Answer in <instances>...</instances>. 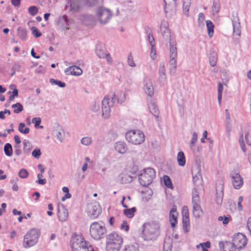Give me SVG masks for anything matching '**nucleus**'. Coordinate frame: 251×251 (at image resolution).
<instances>
[{
	"label": "nucleus",
	"mask_w": 251,
	"mask_h": 251,
	"mask_svg": "<svg viewBox=\"0 0 251 251\" xmlns=\"http://www.w3.org/2000/svg\"><path fill=\"white\" fill-rule=\"evenodd\" d=\"M160 32L162 37L166 41H170V73L173 75L176 70L177 52L175 42L171 39V31L169 28V24L167 21H163L160 25Z\"/></svg>",
	"instance_id": "f257e3e1"
},
{
	"label": "nucleus",
	"mask_w": 251,
	"mask_h": 251,
	"mask_svg": "<svg viewBox=\"0 0 251 251\" xmlns=\"http://www.w3.org/2000/svg\"><path fill=\"white\" fill-rule=\"evenodd\" d=\"M160 225L156 222H149L142 226L141 237L146 241H153L160 235Z\"/></svg>",
	"instance_id": "f03ea898"
},
{
	"label": "nucleus",
	"mask_w": 251,
	"mask_h": 251,
	"mask_svg": "<svg viewBox=\"0 0 251 251\" xmlns=\"http://www.w3.org/2000/svg\"><path fill=\"white\" fill-rule=\"evenodd\" d=\"M123 242V238L116 232L108 234L106 236V251H119Z\"/></svg>",
	"instance_id": "7ed1b4c3"
},
{
	"label": "nucleus",
	"mask_w": 251,
	"mask_h": 251,
	"mask_svg": "<svg viewBox=\"0 0 251 251\" xmlns=\"http://www.w3.org/2000/svg\"><path fill=\"white\" fill-rule=\"evenodd\" d=\"M107 230L105 226L98 222H93L90 226V234L95 240L99 241L105 236Z\"/></svg>",
	"instance_id": "20e7f679"
},
{
	"label": "nucleus",
	"mask_w": 251,
	"mask_h": 251,
	"mask_svg": "<svg viewBox=\"0 0 251 251\" xmlns=\"http://www.w3.org/2000/svg\"><path fill=\"white\" fill-rule=\"evenodd\" d=\"M116 95L115 94L105 96L102 100V116L105 119L110 116L111 108L114 106Z\"/></svg>",
	"instance_id": "39448f33"
},
{
	"label": "nucleus",
	"mask_w": 251,
	"mask_h": 251,
	"mask_svg": "<svg viewBox=\"0 0 251 251\" xmlns=\"http://www.w3.org/2000/svg\"><path fill=\"white\" fill-rule=\"evenodd\" d=\"M155 176V171L152 168L144 169L139 175L140 184L143 186H147L153 181Z\"/></svg>",
	"instance_id": "423d86ee"
},
{
	"label": "nucleus",
	"mask_w": 251,
	"mask_h": 251,
	"mask_svg": "<svg viewBox=\"0 0 251 251\" xmlns=\"http://www.w3.org/2000/svg\"><path fill=\"white\" fill-rule=\"evenodd\" d=\"M126 140L133 145H140L145 139L144 133L139 130H130L126 133Z\"/></svg>",
	"instance_id": "0eeeda50"
},
{
	"label": "nucleus",
	"mask_w": 251,
	"mask_h": 251,
	"mask_svg": "<svg viewBox=\"0 0 251 251\" xmlns=\"http://www.w3.org/2000/svg\"><path fill=\"white\" fill-rule=\"evenodd\" d=\"M40 236L38 229L32 228L27 232L24 238L23 246L25 248L31 247L37 244Z\"/></svg>",
	"instance_id": "6e6552de"
},
{
	"label": "nucleus",
	"mask_w": 251,
	"mask_h": 251,
	"mask_svg": "<svg viewBox=\"0 0 251 251\" xmlns=\"http://www.w3.org/2000/svg\"><path fill=\"white\" fill-rule=\"evenodd\" d=\"M71 243L73 251H90L87 243L82 235L72 237Z\"/></svg>",
	"instance_id": "1a4fd4ad"
},
{
	"label": "nucleus",
	"mask_w": 251,
	"mask_h": 251,
	"mask_svg": "<svg viewBox=\"0 0 251 251\" xmlns=\"http://www.w3.org/2000/svg\"><path fill=\"white\" fill-rule=\"evenodd\" d=\"M193 213L195 218H198L202 215V210L200 205V199L196 189L192 191Z\"/></svg>",
	"instance_id": "9d476101"
},
{
	"label": "nucleus",
	"mask_w": 251,
	"mask_h": 251,
	"mask_svg": "<svg viewBox=\"0 0 251 251\" xmlns=\"http://www.w3.org/2000/svg\"><path fill=\"white\" fill-rule=\"evenodd\" d=\"M112 16V12L104 7H99L97 11L96 17L99 22L104 25L108 22Z\"/></svg>",
	"instance_id": "9b49d317"
},
{
	"label": "nucleus",
	"mask_w": 251,
	"mask_h": 251,
	"mask_svg": "<svg viewBox=\"0 0 251 251\" xmlns=\"http://www.w3.org/2000/svg\"><path fill=\"white\" fill-rule=\"evenodd\" d=\"M201 171V166L199 164H197L192 168V174L193 176V180L195 187L193 191L196 189V191L198 192V189L202 186V179Z\"/></svg>",
	"instance_id": "f8f14e48"
},
{
	"label": "nucleus",
	"mask_w": 251,
	"mask_h": 251,
	"mask_svg": "<svg viewBox=\"0 0 251 251\" xmlns=\"http://www.w3.org/2000/svg\"><path fill=\"white\" fill-rule=\"evenodd\" d=\"M86 211L91 218L94 219L98 217L101 212V208L99 203L96 201H94L87 204Z\"/></svg>",
	"instance_id": "ddd939ff"
},
{
	"label": "nucleus",
	"mask_w": 251,
	"mask_h": 251,
	"mask_svg": "<svg viewBox=\"0 0 251 251\" xmlns=\"http://www.w3.org/2000/svg\"><path fill=\"white\" fill-rule=\"evenodd\" d=\"M232 242L233 245H234L240 251V250L243 248L247 244V239L243 234L238 233L233 236Z\"/></svg>",
	"instance_id": "4468645a"
},
{
	"label": "nucleus",
	"mask_w": 251,
	"mask_h": 251,
	"mask_svg": "<svg viewBox=\"0 0 251 251\" xmlns=\"http://www.w3.org/2000/svg\"><path fill=\"white\" fill-rule=\"evenodd\" d=\"M232 178V182L234 188L239 189L243 185V180L238 173L232 172L230 174Z\"/></svg>",
	"instance_id": "2eb2a0df"
},
{
	"label": "nucleus",
	"mask_w": 251,
	"mask_h": 251,
	"mask_svg": "<svg viewBox=\"0 0 251 251\" xmlns=\"http://www.w3.org/2000/svg\"><path fill=\"white\" fill-rule=\"evenodd\" d=\"M58 23L63 29H69L74 24V21L64 15L59 17Z\"/></svg>",
	"instance_id": "dca6fc26"
},
{
	"label": "nucleus",
	"mask_w": 251,
	"mask_h": 251,
	"mask_svg": "<svg viewBox=\"0 0 251 251\" xmlns=\"http://www.w3.org/2000/svg\"><path fill=\"white\" fill-rule=\"evenodd\" d=\"M81 0H68L66 9L72 13L78 12L80 7Z\"/></svg>",
	"instance_id": "f3484780"
},
{
	"label": "nucleus",
	"mask_w": 251,
	"mask_h": 251,
	"mask_svg": "<svg viewBox=\"0 0 251 251\" xmlns=\"http://www.w3.org/2000/svg\"><path fill=\"white\" fill-rule=\"evenodd\" d=\"M219 247L223 251H239L233 245V242L229 241H221L219 243Z\"/></svg>",
	"instance_id": "a211bd4d"
},
{
	"label": "nucleus",
	"mask_w": 251,
	"mask_h": 251,
	"mask_svg": "<svg viewBox=\"0 0 251 251\" xmlns=\"http://www.w3.org/2000/svg\"><path fill=\"white\" fill-rule=\"evenodd\" d=\"M224 185L222 182L216 184V201L218 204H221L223 201Z\"/></svg>",
	"instance_id": "6ab92c4d"
},
{
	"label": "nucleus",
	"mask_w": 251,
	"mask_h": 251,
	"mask_svg": "<svg viewBox=\"0 0 251 251\" xmlns=\"http://www.w3.org/2000/svg\"><path fill=\"white\" fill-rule=\"evenodd\" d=\"M144 89L146 94L151 97L154 94V89L152 82L149 78H145L144 80Z\"/></svg>",
	"instance_id": "aec40b11"
},
{
	"label": "nucleus",
	"mask_w": 251,
	"mask_h": 251,
	"mask_svg": "<svg viewBox=\"0 0 251 251\" xmlns=\"http://www.w3.org/2000/svg\"><path fill=\"white\" fill-rule=\"evenodd\" d=\"M68 216L67 209L63 204L58 205V218L61 222H64L67 220Z\"/></svg>",
	"instance_id": "412c9836"
},
{
	"label": "nucleus",
	"mask_w": 251,
	"mask_h": 251,
	"mask_svg": "<svg viewBox=\"0 0 251 251\" xmlns=\"http://www.w3.org/2000/svg\"><path fill=\"white\" fill-rule=\"evenodd\" d=\"M65 73L66 75H80L82 73V70L76 66H72L65 70Z\"/></svg>",
	"instance_id": "4be33fe9"
},
{
	"label": "nucleus",
	"mask_w": 251,
	"mask_h": 251,
	"mask_svg": "<svg viewBox=\"0 0 251 251\" xmlns=\"http://www.w3.org/2000/svg\"><path fill=\"white\" fill-rule=\"evenodd\" d=\"M232 23L233 26V33L235 35L240 36L241 30L239 18L237 16L234 17L232 19Z\"/></svg>",
	"instance_id": "5701e85b"
},
{
	"label": "nucleus",
	"mask_w": 251,
	"mask_h": 251,
	"mask_svg": "<svg viewBox=\"0 0 251 251\" xmlns=\"http://www.w3.org/2000/svg\"><path fill=\"white\" fill-rule=\"evenodd\" d=\"M178 213L176 211V206L173 205L170 212V221L172 227H174L177 223V217Z\"/></svg>",
	"instance_id": "b1692460"
},
{
	"label": "nucleus",
	"mask_w": 251,
	"mask_h": 251,
	"mask_svg": "<svg viewBox=\"0 0 251 251\" xmlns=\"http://www.w3.org/2000/svg\"><path fill=\"white\" fill-rule=\"evenodd\" d=\"M115 149L119 153H125L127 150V147L126 144L123 142H118L115 144Z\"/></svg>",
	"instance_id": "393cba45"
},
{
	"label": "nucleus",
	"mask_w": 251,
	"mask_h": 251,
	"mask_svg": "<svg viewBox=\"0 0 251 251\" xmlns=\"http://www.w3.org/2000/svg\"><path fill=\"white\" fill-rule=\"evenodd\" d=\"M107 53L106 49L102 44H98L96 49V54L100 58H104L105 54Z\"/></svg>",
	"instance_id": "a878e982"
},
{
	"label": "nucleus",
	"mask_w": 251,
	"mask_h": 251,
	"mask_svg": "<svg viewBox=\"0 0 251 251\" xmlns=\"http://www.w3.org/2000/svg\"><path fill=\"white\" fill-rule=\"evenodd\" d=\"M53 135L61 143L63 142L65 137V132L61 127H58L53 130Z\"/></svg>",
	"instance_id": "bb28decb"
},
{
	"label": "nucleus",
	"mask_w": 251,
	"mask_h": 251,
	"mask_svg": "<svg viewBox=\"0 0 251 251\" xmlns=\"http://www.w3.org/2000/svg\"><path fill=\"white\" fill-rule=\"evenodd\" d=\"M158 71L159 81L160 82H164L166 79V69L164 63H160Z\"/></svg>",
	"instance_id": "cd10ccee"
},
{
	"label": "nucleus",
	"mask_w": 251,
	"mask_h": 251,
	"mask_svg": "<svg viewBox=\"0 0 251 251\" xmlns=\"http://www.w3.org/2000/svg\"><path fill=\"white\" fill-rule=\"evenodd\" d=\"M165 4V12H168L169 11L175 10L176 2V0H164Z\"/></svg>",
	"instance_id": "c85d7f7f"
},
{
	"label": "nucleus",
	"mask_w": 251,
	"mask_h": 251,
	"mask_svg": "<svg viewBox=\"0 0 251 251\" xmlns=\"http://www.w3.org/2000/svg\"><path fill=\"white\" fill-rule=\"evenodd\" d=\"M149 108L151 113L154 117L158 118L159 110L155 103L153 102H151L149 104Z\"/></svg>",
	"instance_id": "c756f323"
},
{
	"label": "nucleus",
	"mask_w": 251,
	"mask_h": 251,
	"mask_svg": "<svg viewBox=\"0 0 251 251\" xmlns=\"http://www.w3.org/2000/svg\"><path fill=\"white\" fill-rule=\"evenodd\" d=\"M172 245V240L170 237H167L165 239L163 245V251H171Z\"/></svg>",
	"instance_id": "7c9ffc66"
},
{
	"label": "nucleus",
	"mask_w": 251,
	"mask_h": 251,
	"mask_svg": "<svg viewBox=\"0 0 251 251\" xmlns=\"http://www.w3.org/2000/svg\"><path fill=\"white\" fill-rule=\"evenodd\" d=\"M177 161L180 166H184L186 163V159L184 154L182 151H179L177 153Z\"/></svg>",
	"instance_id": "2f4dec72"
},
{
	"label": "nucleus",
	"mask_w": 251,
	"mask_h": 251,
	"mask_svg": "<svg viewBox=\"0 0 251 251\" xmlns=\"http://www.w3.org/2000/svg\"><path fill=\"white\" fill-rule=\"evenodd\" d=\"M220 2L219 0H214L212 6V11L213 15H217L220 10Z\"/></svg>",
	"instance_id": "473e14b6"
},
{
	"label": "nucleus",
	"mask_w": 251,
	"mask_h": 251,
	"mask_svg": "<svg viewBox=\"0 0 251 251\" xmlns=\"http://www.w3.org/2000/svg\"><path fill=\"white\" fill-rule=\"evenodd\" d=\"M183 228L185 232H187L189 228V216H182Z\"/></svg>",
	"instance_id": "72a5a7b5"
},
{
	"label": "nucleus",
	"mask_w": 251,
	"mask_h": 251,
	"mask_svg": "<svg viewBox=\"0 0 251 251\" xmlns=\"http://www.w3.org/2000/svg\"><path fill=\"white\" fill-rule=\"evenodd\" d=\"M191 5L190 0H183V11L184 14L188 17L189 16V7Z\"/></svg>",
	"instance_id": "f704fd0d"
},
{
	"label": "nucleus",
	"mask_w": 251,
	"mask_h": 251,
	"mask_svg": "<svg viewBox=\"0 0 251 251\" xmlns=\"http://www.w3.org/2000/svg\"><path fill=\"white\" fill-rule=\"evenodd\" d=\"M206 26L207 28L208 34L209 37H212L214 32V25L210 20L206 21Z\"/></svg>",
	"instance_id": "c9c22d12"
},
{
	"label": "nucleus",
	"mask_w": 251,
	"mask_h": 251,
	"mask_svg": "<svg viewBox=\"0 0 251 251\" xmlns=\"http://www.w3.org/2000/svg\"><path fill=\"white\" fill-rule=\"evenodd\" d=\"M122 251H139V246L137 244H133L125 246Z\"/></svg>",
	"instance_id": "e433bc0d"
},
{
	"label": "nucleus",
	"mask_w": 251,
	"mask_h": 251,
	"mask_svg": "<svg viewBox=\"0 0 251 251\" xmlns=\"http://www.w3.org/2000/svg\"><path fill=\"white\" fill-rule=\"evenodd\" d=\"M209 63L212 67L216 66L217 61V55L215 52L210 53L209 57Z\"/></svg>",
	"instance_id": "4c0bfd02"
},
{
	"label": "nucleus",
	"mask_w": 251,
	"mask_h": 251,
	"mask_svg": "<svg viewBox=\"0 0 251 251\" xmlns=\"http://www.w3.org/2000/svg\"><path fill=\"white\" fill-rule=\"evenodd\" d=\"M24 144V151L25 153H28L31 150L32 146L31 143L26 140H24L23 141Z\"/></svg>",
	"instance_id": "58836bf2"
},
{
	"label": "nucleus",
	"mask_w": 251,
	"mask_h": 251,
	"mask_svg": "<svg viewBox=\"0 0 251 251\" xmlns=\"http://www.w3.org/2000/svg\"><path fill=\"white\" fill-rule=\"evenodd\" d=\"M218 101L219 104L221 105V100L222 98V93L224 89V87L222 83L219 82L218 83Z\"/></svg>",
	"instance_id": "ea45409f"
},
{
	"label": "nucleus",
	"mask_w": 251,
	"mask_h": 251,
	"mask_svg": "<svg viewBox=\"0 0 251 251\" xmlns=\"http://www.w3.org/2000/svg\"><path fill=\"white\" fill-rule=\"evenodd\" d=\"M136 211L135 207H132L130 209H126L124 210V213L128 218H132L134 215V212Z\"/></svg>",
	"instance_id": "a19ab883"
},
{
	"label": "nucleus",
	"mask_w": 251,
	"mask_h": 251,
	"mask_svg": "<svg viewBox=\"0 0 251 251\" xmlns=\"http://www.w3.org/2000/svg\"><path fill=\"white\" fill-rule=\"evenodd\" d=\"M4 151L7 156H11L13 153L12 146L9 143H6L4 147Z\"/></svg>",
	"instance_id": "79ce46f5"
},
{
	"label": "nucleus",
	"mask_w": 251,
	"mask_h": 251,
	"mask_svg": "<svg viewBox=\"0 0 251 251\" xmlns=\"http://www.w3.org/2000/svg\"><path fill=\"white\" fill-rule=\"evenodd\" d=\"M104 0H87V3L89 6H98L100 7L103 3Z\"/></svg>",
	"instance_id": "37998d69"
},
{
	"label": "nucleus",
	"mask_w": 251,
	"mask_h": 251,
	"mask_svg": "<svg viewBox=\"0 0 251 251\" xmlns=\"http://www.w3.org/2000/svg\"><path fill=\"white\" fill-rule=\"evenodd\" d=\"M12 107L14 109V112L16 114L20 113L24 109L23 105L19 102L13 104Z\"/></svg>",
	"instance_id": "c03bdc74"
},
{
	"label": "nucleus",
	"mask_w": 251,
	"mask_h": 251,
	"mask_svg": "<svg viewBox=\"0 0 251 251\" xmlns=\"http://www.w3.org/2000/svg\"><path fill=\"white\" fill-rule=\"evenodd\" d=\"M25 126V124L23 123H21L19 124L18 130L19 131L23 134H27L29 132L30 129L28 127H25L24 128Z\"/></svg>",
	"instance_id": "a18cd8bd"
},
{
	"label": "nucleus",
	"mask_w": 251,
	"mask_h": 251,
	"mask_svg": "<svg viewBox=\"0 0 251 251\" xmlns=\"http://www.w3.org/2000/svg\"><path fill=\"white\" fill-rule=\"evenodd\" d=\"M50 82L52 85H57L61 88H64L66 86L65 83L53 78H50Z\"/></svg>",
	"instance_id": "49530a36"
},
{
	"label": "nucleus",
	"mask_w": 251,
	"mask_h": 251,
	"mask_svg": "<svg viewBox=\"0 0 251 251\" xmlns=\"http://www.w3.org/2000/svg\"><path fill=\"white\" fill-rule=\"evenodd\" d=\"M132 181V177L129 175L124 174L121 176V182L123 183L131 182Z\"/></svg>",
	"instance_id": "de8ad7c7"
},
{
	"label": "nucleus",
	"mask_w": 251,
	"mask_h": 251,
	"mask_svg": "<svg viewBox=\"0 0 251 251\" xmlns=\"http://www.w3.org/2000/svg\"><path fill=\"white\" fill-rule=\"evenodd\" d=\"M163 181L164 184L165 186H166L168 188L173 189V186L172 183V181L170 177L167 176H163Z\"/></svg>",
	"instance_id": "09e8293b"
},
{
	"label": "nucleus",
	"mask_w": 251,
	"mask_h": 251,
	"mask_svg": "<svg viewBox=\"0 0 251 251\" xmlns=\"http://www.w3.org/2000/svg\"><path fill=\"white\" fill-rule=\"evenodd\" d=\"M210 243L209 241H207L205 243H200L197 246V248L199 249L200 247L201 248L202 251H208L207 248H210Z\"/></svg>",
	"instance_id": "8fccbe9b"
},
{
	"label": "nucleus",
	"mask_w": 251,
	"mask_h": 251,
	"mask_svg": "<svg viewBox=\"0 0 251 251\" xmlns=\"http://www.w3.org/2000/svg\"><path fill=\"white\" fill-rule=\"evenodd\" d=\"M18 36L19 38L23 40H25L26 37V31L24 29H18Z\"/></svg>",
	"instance_id": "3c124183"
},
{
	"label": "nucleus",
	"mask_w": 251,
	"mask_h": 251,
	"mask_svg": "<svg viewBox=\"0 0 251 251\" xmlns=\"http://www.w3.org/2000/svg\"><path fill=\"white\" fill-rule=\"evenodd\" d=\"M198 140V135L196 132H194L192 134V139L190 142V148L193 151V146L195 145Z\"/></svg>",
	"instance_id": "603ef678"
},
{
	"label": "nucleus",
	"mask_w": 251,
	"mask_h": 251,
	"mask_svg": "<svg viewBox=\"0 0 251 251\" xmlns=\"http://www.w3.org/2000/svg\"><path fill=\"white\" fill-rule=\"evenodd\" d=\"M18 175L22 178H26L28 177L29 173L26 169H22L19 172Z\"/></svg>",
	"instance_id": "864d4df0"
},
{
	"label": "nucleus",
	"mask_w": 251,
	"mask_h": 251,
	"mask_svg": "<svg viewBox=\"0 0 251 251\" xmlns=\"http://www.w3.org/2000/svg\"><path fill=\"white\" fill-rule=\"evenodd\" d=\"M239 143L240 145L241 148L244 152L246 151L245 144L244 142L243 139V134L242 133L240 134L239 138Z\"/></svg>",
	"instance_id": "5fc2aeb1"
},
{
	"label": "nucleus",
	"mask_w": 251,
	"mask_h": 251,
	"mask_svg": "<svg viewBox=\"0 0 251 251\" xmlns=\"http://www.w3.org/2000/svg\"><path fill=\"white\" fill-rule=\"evenodd\" d=\"M125 100H126L125 93L122 91L118 93V98H117L118 102L122 103Z\"/></svg>",
	"instance_id": "6e6d98bb"
},
{
	"label": "nucleus",
	"mask_w": 251,
	"mask_h": 251,
	"mask_svg": "<svg viewBox=\"0 0 251 251\" xmlns=\"http://www.w3.org/2000/svg\"><path fill=\"white\" fill-rule=\"evenodd\" d=\"M81 143L85 146H89L92 143V139L89 137H83L81 140Z\"/></svg>",
	"instance_id": "4d7b16f0"
},
{
	"label": "nucleus",
	"mask_w": 251,
	"mask_h": 251,
	"mask_svg": "<svg viewBox=\"0 0 251 251\" xmlns=\"http://www.w3.org/2000/svg\"><path fill=\"white\" fill-rule=\"evenodd\" d=\"M28 12L32 16L35 15L38 11V8L35 6H31L28 9Z\"/></svg>",
	"instance_id": "13d9d810"
},
{
	"label": "nucleus",
	"mask_w": 251,
	"mask_h": 251,
	"mask_svg": "<svg viewBox=\"0 0 251 251\" xmlns=\"http://www.w3.org/2000/svg\"><path fill=\"white\" fill-rule=\"evenodd\" d=\"M31 29L32 30V33L35 37L38 38L42 35V33L40 32L38 29L35 26H32Z\"/></svg>",
	"instance_id": "bf43d9fd"
},
{
	"label": "nucleus",
	"mask_w": 251,
	"mask_h": 251,
	"mask_svg": "<svg viewBox=\"0 0 251 251\" xmlns=\"http://www.w3.org/2000/svg\"><path fill=\"white\" fill-rule=\"evenodd\" d=\"M127 63L130 67H134L136 66L131 53H130L127 56Z\"/></svg>",
	"instance_id": "052dcab7"
},
{
	"label": "nucleus",
	"mask_w": 251,
	"mask_h": 251,
	"mask_svg": "<svg viewBox=\"0 0 251 251\" xmlns=\"http://www.w3.org/2000/svg\"><path fill=\"white\" fill-rule=\"evenodd\" d=\"M41 154L40 150L39 148H36L32 152V155L35 158H39Z\"/></svg>",
	"instance_id": "680f3d73"
},
{
	"label": "nucleus",
	"mask_w": 251,
	"mask_h": 251,
	"mask_svg": "<svg viewBox=\"0 0 251 251\" xmlns=\"http://www.w3.org/2000/svg\"><path fill=\"white\" fill-rule=\"evenodd\" d=\"M148 40L150 42V45L151 47L154 46V39L152 35V33L151 32V31L150 30L148 33Z\"/></svg>",
	"instance_id": "e2e57ef3"
},
{
	"label": "nucleus",
	"mask_w": 251,
	"mask_h": 251,
	"mask_svg": "<svg viewBox=\"0 0 251 251\" xmlns=\"http://www.w3.org/2000/svg\"><path fill=\"white\" fill-rule=\"evenodd\" d=\"M218 220L219 221H222L224 225H226L228 224L229 221V218L226 216H220L218 217Z\"/></svg>",
	"instance_id": "0e129e2a"
},
{
	"label": "nucleus",
	"mask_w": 251,
	"mask_h": 251,
	"mask_svg": "<svg viewBox=\"0 0 251 251\" xmlns=\"http://www.w3.org/2000/svg\"><path fill=\"white\" fill-rule=\"evenodd\" d=\"M232 126L229 121H227L226 125V133L228 138H229L230 134V131L231 130Z\"/></svg>",
	"instance_id": "69168bd1"
},
{
	"label": "nucleus",
	"mask_w": 251,
	"mask_h": 251,
	"mask_svg": "<svg viewBox=\"0 0 251 251\" xmlns=\"http://www.w3.org/2000/svg\"><path fill=\"white\" fill-rule=\"evenodd\" d=\"M32 122L34 124L35 127H37L41 122V120L40 118H33L32 120Z\"/></svg>",
	"instance_id": "338daca9"
},
{
	"label": "nucleus",
	"mask_w": 251,
	"mask_h": 251,
	"mask_svg": "<svg viewBox=\"0 0 251 251\" xmlns=\"http://www.w3.org/2000/svg\"><path fill=\"white\" fill-rule=\"evenodd\" d=\"M150 55H151V58L153 60H154V59H156V51H155V50L154 49V46L151 47Z\"/></svg>",
	"instance_id": "774afa93"
}]
</instances>
